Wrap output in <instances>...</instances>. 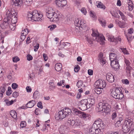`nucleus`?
Returning a JSON list of instances; mask_svg holds the SVG:
<instances>
[{"mask_svg":"<svg viewBox=\"0 0 134 134\" xmlns=\"http://www.w3.org/2000/svg\"><path fill=\"white\" fill-rule=\"evenodd\" d=\"M111 95L114 98L121 100H124L125 99L124 95L120 87L114 88L111 91Z\"/></svg>","mask_w":134,"mask_h":134,"instance_id":"f257e3e1","label":"nucleus"},{"mask_svg":"<svg viewBox=\"0 0 134 134\" xmlns=\"http://www.w3.org/2000/svg\"><path fill=\"white\" fill-rule=\"evenodd\" d=\"M71 113V111L69 108H64L62 110L59 111L57 117L59 119H58L57 120L58 121H59H59L62 120L64 118L70 115Z\"/></svg>","mask_w":134,"mask_h":134,"instance_id":"f03ea898","label":"nucleus"},{"mask_svg":"<svg viewBox=\"0 0 134 134\" xmlns=\"http://www.w3.org/2000/svg\"><path fill=\"white\" fill-rule=\"evenodd\" d=\"M27 16L28 18H30L31 20L35 21H41L42 19L40 17L39 13L37 10L33 12H28L27 13Z\"/></svg>","mask_w":134,"mask_h":134,"instance_id":"7ed1b4c3","label":"nucleus"},{"mask_svg":"<svg viewBox=\"0 0 134 134\" xmlns=\"http://www.w3.org/2000/svg\"><path fill=\"white\" fill-rule=\"evenodd\" d=\"M16 12L14 10H12L10 11L8 10L6 13V17L4 18V21L2 24V27L3 28L4 27V25L7 26V24H8V23L7 22L10 19V18L15 14Z\"/></svg>","mask_w":134,"mask_h":134,"instance_id":"20e7f679","label":"nucleus"},{"mask_svg":"<svg viewBox=\"0 0 134 134\" xmlns=\"http://www.w3.org/2000/svg\"><path fill=\"white\" fill-rule=\"evenodd\" d=\"M99 111H102L104 112L108 113L110 110L111 106L107 103L100 102L99 103Z\"/></svg>","mask_w":134,"mask_h":134,"instance_id":"39448f33","label":"nucleus"},{"mask_svg":"<svg viewBox=\"0 0 134 134\" xmlns=\"http://www.w3.org/2000/svg\"><path fill=\"white\" fill-rule=\"evenodd\" d=\"M105 126L103 122L100 119L95 121L92 125V129L93 130L94 129L97 127L100 130H103L105 128Z\"/></svg>","mask_w":134,"mask_h":134,"instance_id":"423d86ee","label":"nucleus"},{"mask_svg":"<svg viewBox=\"0 0 134 134\" xmlns=\"http://www.w3.org/2000/svg\"><path fill=\"white\" fill-rule=\"evenodd\" d=\"M74 112L79 116L84 119H88L89 118V115L88 114H86L83 112L80 111L76 109H75L73 110Z\"/></svg>","mask_w":134,"mask_h":134,"instance_id":"0eeeda50","label":"nucleus"},{"mask_svg":"<svg viewBox=\"0 0 134 134\" xmlns=\"http://www.w3.org/2000/svg\"><path fill=\"white\" fill-rule=\"evenodd\" d=\"M124 119V116L123 115L119 114L118 115L115 119V121L116 123L115 125L116 127H118L121 126L122 124V122Z\"/></svg>","mask_w":134,"mask_h":134,"instance_id":"6e6552de","label":"nucleus"},{"mask_svg":"<svg viewBox=\"0 0 134 134\" xmlns=\"http://www.w3.org/2000/svg\"><path fill=\"white\" fill-rule=\"evenodd\" d=\"M106 83L103 80L98 79L95 83L94 85L97 88H103L106 86Z\"/></svg>","mask_w":134,"mask_h":134,"instance_id":"1a4fd4ad","label":"nucleus"},{"mask_svg":"<svg viewBox=\"0 0 134 134\" xmlns=\"http://www.w3.org/2000/svg\"><path fill=\"white\" fill-rule=\"evenodd\" d=\"M92 125L91 127L88 129L87 131V134H102V131H100V129L97 127L96 129H94L93 130L92 129Z\"/></svg>","mask_w":134,"mask_h":134,"instance_id":"9d476101","label":"nucleus"},{"mask_svg":"<svg viewBox=\"0 0 134 134\" xmlns=\"http://www.w3.org/2000/svg\"><path fill=\"white\" fill-rule=\"evenodd\" d=\"M106 35L108 37V40L111 42H114L116 43L118 42H120L121 41V39L120 38H114L113 36L110 35L108 33H107L106 34Z\"/></svg>","mask_w":134,"mask_h":134,"instance_id":"9b49d317","label":"nucleus"},{"mask_svg":"<svg viewBox=\"0 0 134 134\" xmlns=\"http://www.w3.org/2000/svg\"><path fill=\"white\" fill-rule=\"evenodd\" d=\"M124 123L128 126L129 128L132 129L134 127V122L133 119L127 118L125 121Z\"/></svg>","mask_w":134,"mask_h":134,"instance_id":"f8f14e48","label":"nucleus"},{"mask_svg":"<svg viewBox=\"0 0 134 134\" xmlns=\"http://www.w3.org/2000/svg\"><path fill=\"white\" fill-rule=\"evenodd\" d=\"M87 110L90 108H92L93 105L95 103V100L93 98L86 99Z\"/></svg>","mask_w":134,"mask_h":134,"instance_id":"ddd939ff","label":"nucleus"},{"mask_svg":"<svg viewBox=\"0 0 134 134\" xmlns=\"http://www.w3.org/2000/svg\"><path fill=\"white\" fill-rule=\"evenodd\" d=\"M17 13L16 12L15 13V14L10 18V19L7 22V23H8V24H7V26L4 25V26H8V24L10 23H16L17 22ZM5 27L4 28H5Z\"/></svg>","mask_w":134,"mask_h":134,"instance_id":"4468645a","label":"nucleus"},{"mask_svg":"<svg viewBox=\"0 0 134 134\" xmlns=\"http://www.w3.org/2000/svg\"><path fill=\"white\" fill-rule=\"evenodd\" d=\"M55 2L56 5L59 7H63L67 3L66 0H55Z\"/></svg>","mask_w":134,"mask_h":134,"instance_id":"2eb2a0df","label":"nucleus"},{"mask_svg":"<svg viewBox=\"0 0 134 134\" xmlns=\"http://www.w3.org/2000/svg\"><path fill=\"white\" fill-rule=\"evenodd\" d=\"M86 102V99L82 100L80 101L79 106L81 110L84 111L87 110Z\"/></svg>","mask_w":134,"mask_h":134,"instance_id":"dca6fc26","label":"nucleus"},{"mask_svg":"<svg viewBox=\"0 0 134 134\" xmlns=\"http://www.w3.org/2000/svg\"><path fill=\"white\" fill-rule=\"evenodd\" d=\"M110 65L111 67L115 70L119 69L120 68V66L118 60L111 62Z\"/></svg>","mask_w":134,"mask_h":134,"instance_id":"f3484780","label":"nucleus"},{"mask_svg":"<svg viewBox=\"0 0 134 134\" xmlns=\"http://www.w3.org/2000/svg\"><path fill=\"white\" fill-rule=\"evenodd\" d=\"M59 12L57 11L56 13V12H55L53 14V17L51 19H50V20L52 21H57L59 20Z\"/></svg>","mask_w":134,"mask_h":134,"instance_id":"a211bd4d","label":"nucleus"},{"mask_svg":"<svg viewBox=\"0 0 134 134\" xmlns=\"http://www.w3.org/2000/svg\"><path fill=\"white\" fill-rule=\"evenodd\" d=\"M106 79L108 81L110 82H112L114 80V76L110 73H108L106 74Z\"/></svg>","mask_w":134,"mask_h":134,"instance_id":"6ab92c4d","label":"nucleus"},{"mask_svg":"<svg viewBox=\"0 0 134 134\" xmlns=\"http://www.w3.org/2000/svg\"><path fill=\"white\" fill-rule=\"evenodd\" d=\"M8 26H5V28H3L2 27V24L1 25V27L2 29H6V28H8L9 27L10 29L13 30L14 31L15 28V26H16V23H10V24H8Z\"/></svg>","mask_w":134,"mask_h":134,"instance_id":"aec40b11","label":"nucleus"},{"mask_svg":"<svg viewBox=\"0 0 134 134\" xmlns=\"http://www.w3.org/2000/svg\"><path fill=\"white\" fill-rule=\"evenodd\" d=\"M67 127L64 125H61L59 128V132L61 134H64L66 131Z\"/></svg>","mask_w":134,"mask_h":134,"instance_id":"412c9836","label":"nucleus"},{"mask_svg":"<svg viewBox=\"0 0 134 134\" xmlns=\"http://www.w3.org/2000/svg\"><path fill=\"white\" fill-rule=\"evenodd\" d=\"M109 57L111 62L113 61L118 60V59L116 58L117 56L116 54L112 53H110L109 55Z\"/></svg>","mask_w":134,"mask_h":134,"instance_id":"4be33fe9","label":"nucleus"},{"mask_svg":"<svg viewBox=\"0 0 134 134\" xmlns=\"http://www.w3.org/2000/svg\"><path fill=\"white\" fill-rule=\"evenodd\" d=\"M13 2L15 6L18 7L21 6L23 3V0H13Z\"/></svg>","mask_w":134,"mask_h":134,"instance_id":"5701e85b","label":"nucleus"},{"mask_svg":"<svg viewBox=\"0 0 134 134\" xmlns=\"http://www.w3.org/2000/svg\"><path fill=\"white\" fill-rule=\"evenodd\" d=\"M9 120L8 116L7 115H6L5 118L3 119L2 124L4 127H7L8 126L9 124L8 120Z\"/></svg>","mask_w":134,"mask_h":134,"instance_id":"b1692460","label":"nucleus"},{"mask_svg":"<svg viewBox=\"0 0 134 134\" xmlns=\"http://www.w3.org/2000/svg\"><path fill=\"white\" fill-rule=\"evenodd\" d=\"M130 128L124 123L122 125V130L124 133H127L129 131Z\"/></svg>","mask_w":134,"mask_h":134,"instance_id":"393cba45","label":"nucleus"},{"mask_svg":"<svg viewBox=\"0 0 134 134\" xmlns=\"http://www.w3.org/2000/svg\"><path fill=\"white\" fill-rule=\"evenodd\" d=\"M36 104L35 100H31L28 102L26 104V107L28 108H31L33 107Z\"/></svg>","mask_w":134,"mask_h":134,"instance_id":"a878e982","label":"nucleus"},{"mask_svg":"<svg viewBox=\"0 0 134 134\" xmlns=\"http://www.w3.org/2000/svg\"><path fill=\"white\" fill-rule=\"evenodd\" d=\"M5 88L6 87L5 86L1 87H0V100L3 97V94L6 90Z\"/></svg>","mask_w":134,"mask_h":134,"instance_id":"bb28decb","label":"nucleus"},{"mask_svg":"<svg viewBox=\"0 0 134 134\" xmlns=\"http://www.w3.org/2000/svg\"><path fill=\"white\" fill-rule=\"evenodd\" d=\"M127 2L128 5L129 10L131 11L133 9V8L132 2L130 0H127Z\"/></svg>","mask_w":134,"mask_h":134,"instance_id":"cd10ccee","label":"nucleus"},{"mask_svg":"<svg viewBox=\"0 0 134 134\" xmlns=\"http://www.w3.org/2000/svg\"><path fill=\"white\" fill-rule=\"evenodd\" d=\"M55 70L57 71H60L62 68V65L60 63H57L55 65Z\"/></svg>","mask_w":134,"mask_h":134,"instance_id":"c85d7f7f","label":"nucleus"},{"mask_svg":"<svg viewBox=\"0 0 134 134\" xmlns=\"http://www.w3.org/2000/svg\"><path fill=\"white\" fill-rule=\"evenodd\" d=\"M125 62L127 66L126 68L129 71H130L132 69V68L130 66V62L127 59H125Z\"/></svg>","mask_w":134,"mask_h":134,"instance_id":"c756f323","label":"nucleus"},{"mask_svg":"<svg viewBox=\"0 0 134 134\" xmlns=\"http://www.w3.org/2000/svg\"><path fill=\"white\" fill-rule=\"evenodd\" d=\"M75 120H71L70 118H69L68 119V120L67 121V125L68 126H74L75 123Z\"/></svg>","mask_w":134,"mask_h":134,"instance_id":"7c9ffc66","label":"nucleus"},{"mask_svg":"<svg viewBox=\"0 0 134 134\" xmlns=\"http://www.w3.org/2000/svg\"><path fill=\"white\" fill-rule=\"evenodd\" d=\"M116 22L117 23L118 25L121 28H124L126 26V23L125 22H123L121 21H119L118 22L116 21Z\"/></svg>","mask_w":134,"mask_h":134,"instance_id":"2f4dec72","label":"nucleus"},{"mask_svg":"<svg viewBox=\"0 0 134 134\" xmlns=\"http://www.w3.org/2000/svg\"><path fill=\"white\" fill-rule=\"evenodd\" d=\"M75 123L74 126H83L81 121L80 119H76L75 121Z\"/></svg>","mask_w":134,"mask_h":134,"instance_id":"473e14b6","label":"nucleus"},{"mask_svg":"<svg viewBox=\"0 0 134 134\" xmlns=\"http://www.w3.org/2000/svg\"><path fill=\"white\" fill-rule=\"evenodd\" d=\"M96 4L98 8H102L104 9H105V6L101 2H97Z\"/></svg>","mask_w":134,"mask_h":134,"instance_id":"72a5a7b5","label":"nucleus"},{"mask_svg":"<svg viewBox=\"0 0 134 134\" xmlns=\"http://www.w3.org/2000/svg\"><path fill=\"white\" fill-rule=\"evenodd\" d=\"M10 115L14 119L16 118L17 117V114L16 112L14 110H12L10 112Z\"/></svg>","mask_w":134,"mask_h":134,"instance_id":"f704fd0d","label":"nucleus"},{"mask_svg":"<svg viewBox=\"0 0 134 134\" xmlns=\"http://www.w3.org/2000/svg\"><path fill=\"white\" fill-rule=\"evenodd\" d=\"M98 40L97 41H99L100 42V43L101 44L103 45L105 43L104 41L105 40V37H104L103 36L102 37L99 36L98 38Z\"/></svg>","mask_w":134,"mask_h":134,"instance_id":"c9c22d12","label":"nucleus"},{"mask_svg":"<svg viewBox=\"0 0 134 134\" xmlns=\"http://www.w3.org/2000/svg\"><path fill=\"white\" fill-rule=\"evenodd\" d=\"M80 22V19L78 18H76L75 19L74 23L75 25L77 27H79Z\"/></svg>","mask_w":134,"mask_h":134,"instance_id":"e433bc0d","label":"nucleus"},{"mask_svg":"<svg viewBox=\"0 0 134 134\" xmlns=\"http://www.w3.org/2000/svg\"><path fill=\"white\" fill-rule=\"evenodd\" d=\"M119 14L120 15L122 19L125 21L126 20V17L124 14L121 11H119Z\"/></svg>","mask_w":134,"mask_h":134,"instance_id":"4c0bfd02","label":"nucleus"},{"mask_svg":"<svg viewBox=\"0 0 134 134\" xmlns=\"http://www.w3.org/2000/svg\"><path fill=\"white\" fill-rule=\"evenodd\" d=\"M110 13L112 16L115 18H119L120 17L118 14L116 12H115L114 11H112L110 12Z\"/></svg>","mask_w":134,"mask_h":134,"instance_id":"58836bf2","label":"nucleus"},{"mask_svg":"<svg viewBox=\"0 0 134 134\" xmlns=\"http://www.w3.org/2000/svg\"><path fill=\"white\" fill-rule=\"evenodd\" d=\"M80 25L79 26V27H81L82 28H83L84 27L85 25H84L85 24V21H83V20H81L80 19Z\"/></svg>","mask_w":134,"mask_h":134,"instance_id":"ea45409f","label":"nucleus"},{"mask_svg":"<svg viewBox=\"0 0 134 134\" xmlns=\"http://www.w3.org/2000/svg\"><path fill=\"white\" fill-rule=\"evenodd\" d=\"M55 12L53 9L51 8H48L46 10V13H54Z\"/></svg>","mask_w":134,"mask_h":134,"instance_id":"a19ab883","label":"nucleus"},{"mask_svg":"<svg viewBox=\"0 0 134 134\" xmlns=\"http://www.w3.org/2000/svg\"><path fill=\"white\" fill-rule=\"evenodd\" d=\"M102 89H103L102 88H97L96 87V88L95 89V92L97 94H100L102 93Z\"/></svg>","mask_w":134,"mask_h":134,"instance_id":"79ce46f5","label":"nucleus"},{"mask_svg":"<svg viewBox=\"0 0 134 134\" xmlns=\"http://www.w3.org/2000/svg\"><path fill=\"white\" fill-rule=\"evenodd\" d=\"M99 22L100 24H101L103 26H105L106 22L105 20L103 19H100L99 20Z\"/></svg>","mask_w":134,"mask_h":134,"instance_id":"37998d69","label":"nucleus"},{"mask_svg":"<svg viewBox=\"0 0 134 134\" xmlns=\"http://www.w3.org/2000/svg\"><path fill=\"white\" fill-rule=\"evenodd\" d=\"M92 36L93 37L95 36L96 39H98L100 36L99 33L96 34L93 30V33L92 34Z\"/></svg>","mask_w":134,"mask_h":134,"instance_id":"c03bdc74","label":"nucleus"},{"mask_svg":"<svg viewBox=\"0 0 134 134\" xmlns=\"http://www.w3.org/2000/svg\"><path fill=\"white\" fill-rule=\"evenodd\" d=\"M32 3V0H26L25 2V4L27 6L30 5Z\"/></svg>","mask_w":134,"mask_h":134,"instance_id":"a18cd8bd","label":"nucleus"},{"mask_svg":"<svg viewBox=\"0 0 134 134\" xmlns=\"http://www.w3.org/2000/svg\"><path fill=\"white\" fill-rule=\"evenodd\" d=\"M83 82L82 81L80 80L77 82V86L78 87V88L81 87L82 85L83 84Z\"/></svg>","mask_w":134,"mask_h":134,"instance_id":"49530a36","label":"nucleus"},{"mask_svg":"<svg viewBox=\"0 0 134 134\" xmlns=\"http://www.w3.org/2000/svg\"><path fill=\"white\" fill-rule=\"evenodd\" d=\"M28 33V30L27 29H24V30H23L21 32V34L26 35Z\"/></svg>","mask_w":134,"mask_h":134,"instance_id":"de8ad7c7","label":"nucleus"},{"mask_svg":"<svg viewBox=\"0 0 134 134\" xmlns=\"http://www.w3.org/2000/svg\"><path fill=\"white\" fill-rule=\"evenodd\" d=\"M39 92L37 91H36L34 93L33 97L34 98H37V96H39Z\"/></svg>","mask_w":134,"mask_h":134,"instance_id":"09e8293b","label":"nucleus"},{"mask_svg":"<svg viewBox=\"0 0 134 134\" xmlns=\"http://www.w3.org/2000/svg\"><path fill=\"white\" fill-rule=\"evenodd\" d=\"M53 14L54 13H46V15L48 18L50 19L53 17Z\"/></svg>","mask_w":134,"mask_h":134,"instance_id":"8fccbe9b","label":"nucleus"},{"mask_svg":"<svg viewBox=\"0 0 134 134\" xmlns=\"http://www.w3.org/2000/svg\"><path fill=\"white\" fill-rule=\"evenodd\" d=\"M81 12L85 15H86L87 13V11L86 9L85 8H82L81 10Z\"/></svg>","mask_w":134,"mask_h":134,"instance_id":"3c124183","label":"nucleus"},{"mask_svg":"<svg viewBox=\"0 0 134 134\" xmlns=\"http://www.w3.org/2000/svg\"><path fill=\"white\" fill-rule=\"evenodd\" d=\"M56 27V26L55 25H52L51 26H48V28H50V31H52Z\"/></svg>","mask_w":134,"mask_h":134,"instance_id":"603ef678","label":"nucleus"},{"mask_svg":"<svg viewBox=\"0 0 134 134\" xmlns=\"http://www.w3.org/2000/svg\"><path fill=\"white\" fill-rule=\"evenodd\" d=\"M85 37L86 40L88 42V43L90 44H91L92 43V41L91 40V38L90 37H88L87 36H86Z\"/></svg>","mask_w":134,"mask_h":134,"instance_id":"864d4df0","label":"nucleus"},{"mask_svg":"<svg viewBox=\"0 0 134 134\" xmlns=\"http://www.w3.org/2000/svg\"><path fill=\"white\" fill-rule=\"evenodd\" d=\"M26 123L25 121H23L21 122L20 124L21 127L22 128L26 126Z\"/></svg>","mask_w":134,"mask_h":134,"instance_id":"5fc2aeb1","label":"nucleus"},{"mask_svg":"<svg viewBox=\"0 0 134 134\" xmlns=\"http://www.w3.org/2000/svg\"><path fill=\"white\" fill-rule=\"evenodd\" d=\"M99 61L101 64L102 65H103L104 64H105L106 62V60L104 58L99 60Z\"/></svg>","mask_w":134,"mask_h":134,"instance_id":"6e6d98bb","label":"nucleus"},{"mask_svg":"<svg viewBox=\"0 0 134 134\" xmlns=\"http://www.w3.org/2000/svg\"><path fill=\"white\" fill-rule=\"evenodd\" d=\"M41 130L43 131H45L46 132L48 131V129L47 128L46 124H45V125H44L42 129H41Z\"/></svg>","mask_w":134,"mask_h":134,"instance_id":"4d7b16f0","label":"nucleus"},{"mask_svg":"<svg viewBox=\"0 0 134 134\" xmlns=\"http://www.w3.org/2000/svg\"><path fill=\"white\" fill-rule=\"evenodd\" d=\"M33 57L30 54H28L27 55V60L28 61H30L32 59Z\"/></svg>","mask_w":134,"mask_h":134,"instance_id":"13d9d810","label":"nucleus"},{"mask_svg":"<svg viewBox=\"0 0 134 134\" xmlns=\"http://www.w3.org/2000/svg\"><path fill=\"white\" fill-rule=\"evenodd\" d=\"M121 50L122 52L124 54H128V53L126 48H121Z\"/></svg>","mask_w":134,"mask_h":134,"instance_id":"bf43d9fd","label":"nucleus"},{"mask_svg":"<svg viewBox=\"0 0 134 134\" xmlns=\"http://www.w3.org/2000/svg\"><path fill=\"white\" fill-rule=\"evenodd\" d=\"M90 15L91 17L94 18H96V16L94 13L90 11Z\"/></svg>","mask_w":134,"mask_h":134,"instance_id":"052dcab7","label":"nucleus"},{"mask_svg":"<svg viewBox=\"0 0 134 134\" xmlns=\"http://www.w3.org/2000/svg\"><path fill=\"white\" fill-rule=\"evenodd\" d=\"M39 44L37 43L36 46L34 47V50L36 52L37 51L39 47Z\"/></svg>","mask_w":134,"mask_h":134,"instance_id":"680f3d73","label":"nucleus"},{"mask_svg":"<svg viewBox=\"0 0 134 134\" xmlns=\"http://www.w3.org/2000/svg\"><path fill=\"white\" fill-rule=\"evenodd\" d=\"M13 60L14 62H16L19 60V59L18 57H16L13 58Z\"/></svg>","mask_w":134,"mask_h":134,"instance_id":"e2e57ef3","label":"nucleus"},{"mask_svg":"<svg viewBox=\"0 0 134 134\" xmlns=\"http://www.w3.org/2000/svg\"><path fill=\"white\" fill-rule=\"evenodd\" d=\"M12 87L13 89H16L18 87V85L16 83H13L12 84Z\"/></svg>","mask_w":134,"mask_h":134,"instance_id":"0e129e2a","label":"nucleus"},{"mask_svg":"<svg viewBox=\"0 0 134 134\" xmlns=\"http://www.w3.org/2000/svg\"><path fill=\"white\" fill-rule=\"evenodd\" d=\"M117 115L116 113L114 112L113 113L111 116L112 119L113 120L115 119L116 117H117Z\"/></svg>","mask_w":134,"mask_h":134,"instance_id":"69168bd1","label":"nucleus"},{"mask_svg":"<svg viewBox=\"0 0 134 134\" xmlns=\"http://www.w3.org/2000/svg\"><path fill=\"white\" fill-rule=\"evenodd\" d=\"M19 93L16 92H14L13 94V96L14 98H16L19 96Z\"/></svg>","mask_w":134,"mask_h":134,"instance_id":"338daca9","label":"nucleus"},{"mask_svg":"<svg viewBox=\"0 0 134 134\" xmlns=\"http://www.w3.org/2000/svg\"><path fill=\"white\" fill-rule=\"evenodd\" d=\"M80 69V66L78 65H77L76 67H75V68L74 69V70L75 72H78L79 71Z\"/></svg>","mask_w":134,"mask_h":134,"instance_id":"774afa93","label":"nucleus"}]
</instances>
